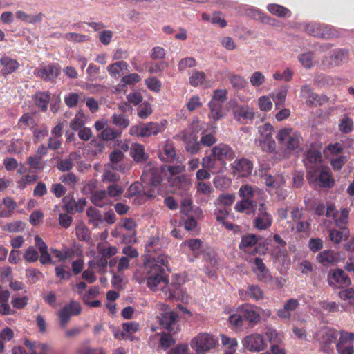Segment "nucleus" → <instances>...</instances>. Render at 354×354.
<instances>
[{
    "label": "nucleus",
    "mask_w": 354,
    "mask_h": 354,
    "mask_svg": "<svg viewBox=\"0 0 354 354\" xmlns=\"http://www.w3.org/2000/svg\"><path fill=\"white\" fill-rule=\"evenodd\" d=\"M167 257L161 254L156 257L147 259L135 273L136 281L139 283L146 281L147 287L156 291L159 285L167 283V274L164 268V266L167 267Z\"/></svg>",
    "instance_id": "1"
},
{
    "label": "nucleus",
    "mask_w": 354,
    "mask_h": 354,
    "mask_svg": "<svg viewBox=\"0 0 354 354\" xmlns=\"http://www.w3.org/2000/svg\"><path fill=\"white\" fill-rule=\"evenodd\" d=\"M141 180L142 184L135 182L127 189L125 197L131 198L137 194L142 198H153L158 194L162 182L161 171L156 167L144 170Z\"/></svg>",
    "instance_id": "2"
},
{
    "label": "nucleus",
    "mask_w": 354,
    "mask_h": 354,
    "mask_svg": "<svg viewBox=\"0 0 354 354\" xmlns=\"http://www.w3.org/2000/svg\"><path fill=\"white\" fill-rule=\"evenodd\" d=\"M200 129L201 128L196 123L175 136L176 139L185 142V148L187 153L196 154L200 151L201 144L197 141L198 136L196 135Z\"/></svg>",
    "instance_id": "3"
},
{
    "label": "nucleus",
    "mask_w": 354,
    "mask_h": 354,
    "mask_svg": "<svg viewBox=\"0 0 354 354\" xmlns=\"http://www.w3.org/2000/svg\"><path fill=\"white\" fill-rule=\"evenodd\" d=\"M217 344L218 340L212 335L206 333H199L190 342V346L196 354H206Z\"/></svg>",
    "instance_id": "4"
},
{
    "label": "nucleus",
    "mask_w": 354,
    "mask_h": 354,
    "mask_svg": "<svg viewBox=\"0 0 354 354\" xmlns=\"http://www.w3.org/2000/svg\"><path fill=\"white\" fill-rule=\"evenodd\" d=\"M166 123V121L160 123L150 122L140 125L132 126L129 129V133L131 135L140 137L156 136L164 131Z\"/></svg>",
    "instance_id": "5"
},
{
    "label": "nucleus",
    "mask_w": 354,
    "mask_h": 354,
    "mask_svg": "<svg viewBox=\"0 0 354 354\" xmlns=\"http://www.w3.org/2000/svg\"><path fill=\"white\" fill-rule=\"evenodd\" d=\"M279 142L290 150L299 147L302 138L301 135L292 129H281L277 135Z\"/></svg>",
    "instance_id": "6"
},
{
    "label": "nucleus",
    "mask_w": 354,
    "mask_h": 354,
    "mask_svg": "<svg viewBox=\"0 0 354 354\" xmlns=\"http://www.w3.org/2000/svg\"><path fill=\"white\" fill-rule=\"evenodd\" d=\"M306 178L310 184L315 183L320 187L330 188L334 185V180L331 178L329 169L325 167L315 170L313 175L306 174Z\"/></svg>",
    "instance_id": "7"
},
{
    "label": "nucleus",
    "mask_w": 354,
    "mask_h": 354,
    "mask_svg": "<svg viewBox=\"0 0 354 354\" xmlns=\"http://www.w3.org/2000/svg\"><path fill=\"white\" fill-rule=\"evenodd\" d=\"M337 337V331L330 328H322L316 333V338L319 342L322 349L328 354L333 351V344Z\"/></svg>",
    "instance_id": "8"
},
{
    "label": "nucleus",
    "mask_w": 354,
    "mask_h": 354,
    "mask_svg": "<svg viewBox=\"0 0 354 354\" xmlns=\"http://www.w3.org/2000/svg\"><path fill=\"white\" fill-rule=\"evenodd\" d=\"M159 324L170 333L176 334L179 330L178 315L174 311H167L160 313L158 317Z\"/></svg>",
    "instance_id": "9"
},
{
    "label": "nucleus",
    "mask_w": 354,
    "mask_h": 354,
    "mask_svg": "<svg viewBox=\"0 0 354 354\" xmlns=\"http://www.w3.org/2000/svg\"><path fill=\"white\" fill-rule=\"evenodd\" d=\"M272 223V215L267 211L266 205L260 203L257 208V216L252 222L253 227L259 230H266L270 227Z\"/></svg>",
    "instance_id": "10"
},
{
    "label": "nucleus",
    "mask_w": 354,
    "mask_h": 354,
    "mask_svg": "<svg viewBox=\"0 0 354 354\" xmlns=\"http://www.w3.org/2000/svg\"><path fill=\"white\" fill-rule=\"evenodd\" d=\"M322 156L320 151L316 149H310L305 153L303 159L304 165L306 167L307 174L313 175L315 170L324 167L322 165Z\"/></svg>",
    "instance_id": "11"
},
{
    "label": "nucleus",
    "mask_w": 354,
    "mask_h": 354,
    "mask_svg": "<svg viewBox=\"0 0 354 354\" xmlns=\"http://www.w3.org/2000/svg\"><path fill=\"white\" fill-rule=\"evenodd\" d=\"M339 339L336 344L338 354H354V333L342 330Z\"/></svg>",
    "instance_id": "12"
},
{
    "label": "nucleus",
    "mask_w": 354,
    "mask_h": 354,
    "mask_svg": "<svg viewBox=\"0 0 354 354\" xmlns=\"http://www.w3.org/2000/svg\"><path fill=\"white\" fill-rule=\"evenodd\" d=\"M82 311V308L77 301H71L68 304L65 305L59 312L60 325L64 328L68 323L72 315H77Z\"/></svg>",
    "instance_id": "13"
},
{
    "label": "nucleus",
    "mask_w": 354,
    "mask_h": 354,
    "mask_svg": "<svg viewBox=\"0 0 354 354\" xmlns=\"http://www.w3.org/2000/svg\"><path fill=\"white\" fill-rule=\"evenodd\" d=\"M328 283L331 287L344 288L351 284V279L343 270L335 269L329 272Z\"/></svg>",
    "instance_id": "14"
},
{
    "label": "nucleus",
    "mask_w": 354,
    "mask_h": 354,
    "mask_svg": "<svg viewBox=\"0 0 354 354\" xmlns=\"http://www.w3.org/2000/svg\"><path fill=\"white\" fill-rule=\"evenodd\" d=\"M234 174L241 177H248L253 170V163L245 158L235 160L231 165Z\"/></svg>",
    "instance_id": "15"
},
{
    "label": "nucleus",
    "mask_w": 354,
    "mask_h": 354,
    "mask_svg": "<svg viewBox=\"0 0 354 354\" xmlns=\"http://www.w3.org/2000/svg\"><path fill=\"white\" fill-rule=\"evenodd\" d=\"M243 345L245 348L253 352L263 351L267 346L263 336L259 334H252L247 336L243 340Z\"/></svg>",
    "instance_id": "16"
},
{
    "label": "nucleus",
    "mask_w": 354,
    "mask_h": 354,
    "mask_svg": "<svg viewBox=\"0 0 354 354\" xmlns=\"http://www.w3.org/2000/svg\"><path fill=\"white\" fill-rule=\"evenodd\" d=\"M211 151H212L213 156L223 164H224L226 160L231 161L235 158V152L232 148L223 143H220L214 146Z\"/></svg>",
    "instance_id": "17"
},
{
    "label": "nucleus",
    "mask_w": 354,
    "mask_h": 354,
    "mask_svg": "<svg viewBox=\"0 0 354 354\" xmlns=\"http://www.w3.org/2000/svg\"><path fill=\"white\" fill-rule=\"evenodd\" d=\"M165 283L167 286H164L162 289L167 298L170 300L180 299L182 293L180 277L176 275L170 284L168 282Z\"/></svg>",
    "instance_id": "18"
},
{
    "label": "nucleus",
    "mask_w": 354,
    "mask_h": 354,
    "mask_svg": "<svg viewBox=\"0 0 354 354\" xmlns=\"http://www.w3.org/2000/svg\"><path fill=\"white\" fill-rule=\"evenodd\" d=\"M233 114L234 118L240 122H247L252 121L254 118L253 109L248 106L236 105L233 108Z\"/></svg>",
    "instance_id": "19"
},
{
    "label": "nucleus",
    "mask_w": 354,
    "mask_h": 354,
    "mask_svg": "<svg viewBox=\"0 0 354 354\" xmlns=\"http://www.w3.org/2000/svg\"><path fill=\"white\" fill-rule=\"evenodd\" d=\"M159 158L165 162H174L177 159L176 151L172 142H165L158 153Z\"/></svg>",
    "instance_id": "20"
},
{
    "label": "nucleus",
    "mask_w": 354,
    "mask_h": 354,
    "mask_svg": "<svg viewBox=\"0 0 354 354\" xmlns=\"http://www.w3.org/2000/svg\"><path fill=\"white\" fill-rule=\"evenodd\" d=\"M109 159L110 164L109 166L112 169L124 172L127 169V166L122 162L124 153L122 151L119 149L113 151L109 155Z\"/></svg>",
    "instance_id": "21"
},
{
    "label": "nucleus",
    "mask_w": 354,
    "mask_h": 354,
    "mask_svg": "<svg viewBox=\"0 0 354 354\" xmlns=\"http://www.w3.org/2000/svg\"><path fill=\"white\" fill-rule=\"evenodd\" d=\"M299 305L297 299H290L286 301L282 308L277 310V315L281 319H290L292 313L297 308Z\"/></svg>",
    "instance_id": "22"
},
{
    "label": "nucleus",
    "mask_w": 354,
    "mask_h": 354,
    "mask_svg": "<svg viewBox=\"0 0 354 354\" xmlns=\"http://www.w3.org/2000/svg\"><path fill=\"white\" fill-rule=\"evenodd\" d=\"M254 265L255 268L253 270L256 273L258 280L266 282L272 280L271 274L261 258L256 257L254 259Z\"/></svg>",
    "instance_id": "23"
},
{
    "label": "nucleus",
    "mask_w": 354,
    "mask_h": 354,
    "mask_svg": "<svg viewBox=\"0 0 354 354\" xmlns=\"http://www.w3.org/2000/svg\"><path fill=\"white\" fill-rule=\"evenodd\" d=\"M242 318L252 324H257L260 320V316L252 306L245 304L239 310Z\"/></svg>",
    "instance_id": "24"
},
{
    "label": "nucleus",
    "mask_w": 354,
    "mask_h": 354,
    "mask_svg": "<svg viewBox=\"0 0 354 354\" xmlns=\"http://www.w3.org/2000/svg\"><path fill=\"white\" fill-rule=\"evenodd\" d=\"M59 73V68L55 65H48L37 70L36 74L46 80H54Z\"/></svg>",
    "instance_id": "25"
},
{
    "label": "nucleus",
    "mask_w": 354,
    "mask_h": 354,
    "mask_svg": "<svg viewBox=\"0 0 354 354\" xmlns=\"http://www.w3.org/2000/svg\"><path fill=\"white\" fill-rule=\"evenodd\" d=\"M257 203L254 200L242 199L238 201L234 209L239 212H245L246 214L254 213L257 209Z\"/></svg>",
    "instance_id": "26"
},
{
    "label": "nucleus",
    "mask_w": 354,
    "mask_h": 354,
    "mask_svg": "<svg viewBox=\"0 0 354 354\" xmlns=\"http://www.w3.org/2000/svg\"><path fill=\"white\" fill-rule=\"evenodd\" d=\"M0 63L3 68L1 69V73L3 76L13 73L19 66V63L17 60L10 58L8 56H3L0 59Z\"/></svg>",
    "instance_id": "27"
},
{
    "label": "nucleus",
    "mask_w": 354,
    "mask_h": 354,
    "mask_svg": "<svg viewBox=\"0 0 354 354\" xmlns=\"http://www.w3.org/2000/svg\"><path fill=\"white\" fill-rule=\"evenodd\" d=\"M90 199L93 205L99 207H104L110 204L106 190H96L92 192Z\"/></svg>",
    "instance_id": "28"
},
{
    "label": "nucleus",
    "mask_w": 354,
    "mask_h": 354,
    "mask_svg": "<svg viewBox=\"0 0 354 354\" xmlns=\"http://www.w3.org/2000/svg\"><path fill=\"white\" fill-rule=\"evenodd\" d=\"M255 144L266 152H271L275 149L276 143L272 136H259L255 140Z\"/></svg>",
    "instance_id": "29"
},
{
    "label": "nucleus",
    "mask_w": 354,
    "mask_h": 354,
    "mask_svg": "<svg viewBox=\"0 0 354 354\" xmlns=\"http://www.w3.org/2000/svg\"><path fill=\"white\" fill-rule=\"evenodd\" d=\"M316 260L324 267H329L335 261V252L331 250H325L319 252Z\"/></svg>",
    "instance_id": "30"
},
{
    "label": "nucleus",
    "mask_w": 354,
    "mask_h": 354,
    "mask_svg": "<svg viewBox=\"0 0 354 354\" xmlns=\"http://www.w3.org/2000/svg\"><path fill=\"white\" fill-rule=\"evenodd\" d=\"M130 154L133 160L138 162L145 161L147 158L144 146L138 143L132 144Z\"/></svg>",
    "instance_id": "31"
},
{
    "label": "nucleus",
    "mask_w": 354,
    "mask_h": 354,
    "mask_svg": "<svg viewBox=\"0 0 354 354\" xmlns=\"http://www.w3.org/2000/svg\"><path fill=\"white\" fill-rule=\"evenodd\" d=\"M209 108L210 109L209 118L214 120H218L224 116L223 106L221 102L210 101Z\"/></svg>",
    "instance_id": "32"
},
{
    "label": "nucleus",
    "mask_w": 354,
    "mask_h": 354,
    "mask_svg": "<svg viewBox=\"0 0 354 354\" xmlns=\"http://www.w3.org/2000/svg\"><path fill=\"white\" fill-rule=\"evenodd\" d=\"M301 95L306 99V104L310 106H317L319 95L312 91L309 85H304L301 87Z\"/></svg>",
    "instance_id": "33"
},
{
    "label": "nucleus",
    "mask_w": 354,
    "mask_h": 354,
    "mask_svg": "<svg viewBox=\"0 0 354 354\" xmlns=\"http://www.w3.org/2000/svg\"><path fill=\"white\" fill-rule=\"evenodd\" d=\"M86 216L88 217V223L94 227H97L102 223V216L100 212L93 207H90L86 210Z\"/></svg>",
    "instance_id": "34"
},
{
    "label": "nucleus",
    "mask_w": 354,
    "mask_h": 354,
    "mask_svg": "<svg viewBox=\"0 0 354 354\" xmlns=\"http://www.w3.org/2000/svg\"><path fill=\"white\" fill-rule=\"evenodd\" d=\"M162 248V245L160 243L159 238L151 237L150 238L145 245L146 252H147V258H153V253H156L159 251Z\"/></svg>",
    "instance_id": "35"
},
{
    "label": "nucleus",
    "mask_w": 354,
    "mask_h": 354,
    "mask_svg": "<svg viewBox=\"0 0 354 354\" xmlns=\"http://www.w3.org/2000/svg\"><path fill=\"white\" fill-rule=\"evenodd\" d=\"M35 105L42 111H46L50 100V95L46 92H37L34 95Z\"/></svg>",
    "instance_id": "36"
},
{
    "label": "nucleus",
    "mask_w": 354,
    "mask_h": 354,
    "mask_svg": "<svg viewBox=\"0 0 354 354\" xmlns=\"http://www.w3.org/2000/svg\"><path fill=\"white\" fill-rule=\"evenodd\" d=\"M340 31L331 26L322 24L320 37L324 39H330L340 37Z\"/></svg>",
    "instance_id": "37"
},
{
    "label": "nucleus",
    "mask_w": 354,
    "mask_h": 354,
    "mask_svg": "<svg viewBox=\"0 0 354 354\" xmlns=\"http://www.w3.org/2000/svg\"><path fill=\"white\" fill-rule=\"evenodd\" d=\"M128 64L124 61H120L107 66L106 69L109 74L113 77H118L121 75V71L127 70Z\"/></svg>",
    "instance_id": "38"
},
{
    "label": "nucleus",
    "mask_w": 354,
    "mask_h": 354,
    "mask_svg": "<svg viewBox=\"0 0 354 354\" xmlns=\"http://www.w3.org/2000/svg\"><path fill=\"white\" fill-rule=\"evenodd\" d=\"M15 15L18 19L29 24H36L41 21L43 18L42 13H39L35 15H29L21 10L17 11Z\"/></svg>",
    "instance_id": "39"
},
{
    "label": "nucleus",
    "mask_w": 354,
    "mask_h": 354,
    "mask_svg": "<svg viewBox=\"0 0 354 354\" xmlns=\"http://www.w3.org/2000/svg\"><path fill=\"white\" fill-rule=\"evenodd\" d=\"M228 79L235 90L244 89L248 86L247 80L242 76L236 74H230Z\"/></svg>",
    "instance_id": "40"
},
{
    "label": "nucleus",
    "mask_w": 354,
    "mask_h": 354,
    "mask_svg": "<svg viewBox=\"0 0 354 354\" xmlns=\"http://www.w3.org/2000/svg\"><path fill=\"white\" fill-rule=\"evenodd\" d=\"M64 37L72 43H86L91 41V37L87 35L80 34L77 32H67L64 35Z\"/></svg>",
    "instance_id": "41"
},
{
    "label": "nucleus",
    "mask_w": 354,
    "mask_h": 354,
    "mask_svg": "<svg viewBox=\"0 0 354 354\" xmlns=\"http://www.w3.org/2000/svg\"><path fill=\"white\" fill-rule=\"evenodd\" d=\"M122 131L120 130L108 126L101 131L100 137L104 141H111L120 137Z\"/></svg>",
    "instance_id": "42"
},
{
    "label": "nucleus",
    "mask_w": 354,
    "mask_h": 354,
    "mask_svg": "<svg viewBox=\"0 0 354 354\" xmlns=\"http://www.w3.org/2000/svg\"><path fill=\"white\" fill-rule=\"evenodd\" d=\"M322 24L317 22H310L304 25V30L308 35L315 37H320Z\"/></svg>",
    "instance_id": "43"
},
{
    "label": "nucleus",
    "mask_w": 354,
    "mask_h": 354,
    "mask_svg": "<svg viewBox=\"0 0 354 354\" xmlns=\"http://www.w3.org/2000/svg\"><path fill=\"white\" fill-rule=\"evenodd\" d=\"M112 123L118 127L120 131L127 128L130 124L129 120L122 113H114L112 117Z\"/></svg>",
    "instance_id": "44"
},
{
    "label": "nucleus",
    "mask_w": 354,
    "mask_h": 354,
    "mask_svg": "<svg viewBox=\"0 0 354 354\" xmlns=\"http://www.w3.org/2000/svg\"><path fill=\"white\" fill-rule=\"evenodd\" d=\"M330 59H333L335 66H339L348 60V52L343 49H337L330 56Z\"/></svg>",
    "instance_id": "45"
},
{
    "label": "nucleus",
    "mask_w": 354,
    "mask_h": 354,
    "mask_svg": "<svg viewBox=\"0 0 354 354\" xmlns=\"http://www.w3.org/2000/svg\"><path fill=\"white\" fill-rule=\"evenodd\" d=\"M221 342L223 346L226 347L225 353L234 354L237 346V341L234 338H230L224 335H221Z\"/></svg>",
    "instance_id": "46"
},
{
    "label": "nucleus",
    "mask_w": 354,
    "mask_h": 354,
    "mask_svg": "<svg viewBox=\"0 0 354 354\" xmlns=\"http://www.w3.org/2000/svg\"><path fill=\"white\" fill-rule=\"evenodd\" d=\"M267 8L270 13L279 17H286L290 14V11L288 8L278 4H269Z\"/></svg>",
    "instance_id": "47"
},
{
    "label": "nucleus",
    "mask_w": 354,
    "mask_h": 354,
    "mask_svg": "<svg viewBox=\"0 0 354 354\" xmlns=\"http://www.w3.org/2000/svg\"><path fill=\"white\" fill-rule=\"evenodd\" d=\"M339 129L342 133L348 134L353 129V120L347 115H344L339 124Z\"/></svg>",
    "instance_id": "48"
},
{
    "label": "nucleus",
    "mask_w": 354,
    "mask_h": 354,
    "mask_svg": "<svg viewBox=\"0 0 354 354\" xmlns=\"http://www.w3.org/2000/svg\"><path fill=\"white\" fill-rule=\"evenodd\" d=\"M171 185L178 189L187 190L190 186V183L185 175H180L173 178Z\"/></svg>",
    "instance_id": "49"
},
{
    "label": "nucleus",
    "mask_w": 354,
    "mask_h": 354,
    "mask_svg": "<svg viewBox=\"0 0 354 354\" xmlns=\"http://www.w3.org/2000/svg\"><path fill=\"white\" fill-rule=\"evenodd\" d=\"M257 189H254L250 185H243L241 186L239 194L243 199L252 200Z\"/></svg>",
    "instance_id": "50"
},
{
    "label": "nucleus",
    "mask_w": 354,
    "mask_h": 354,
    "mask_svg": "<svg viewBox=\"0 0 354 354\" xmlns=\"http://www.w3.org/2000/svg\"><path fill=\"white\" fill-rule=\"evenodd\" d=\"M258 238L255 234H250L248 235L243 236L241 241L239 244V248L241 250H245L246 248H251L257 244Z\"/></svg>",
    "instance_id": "51"
},
{
    "label": "nucleus",
    "mask_w": 354,
    "mask_h": 354,
    "mask_svg": "<svg viewBox=\"0 0 354 354\" xmlns=\"http://www.w3.org/2000/svg\"><path fill=\"white\" fill-rule=\"evenodd\" d=\"M206 75L203 71H195L189 77V83L193 86H198L204 84Z\"/></svg>",
    "instance_id": "52"
},
{
    "label": "nucleus",
    "mask_w": 354,
    "mask_h": 354,
    "mask_svg": "<svg viewBox=\"0 0 354 354\" xmlns=\"http://www.w3.org/2000/svg\"><path fill=\"white\" fill-rule=\"evenodd\" d=\"M348 210L347 209H343L339 213L337 212L335 218V223L341 229H347L346 225L348 221Z\"/></svg>",
    "instance_id": "53"
},
{
    "label": "nucleus",
    "mask_w": 354,
    "mask_h": 354,
    "mask_svg": "<svg viewBox=\"0 0 354 354\" xmlns=\"http://www.w3.org/2000/svg\"><path fill=\"white\" fill-rule=\"evenodd\" d=\"M342 230H337L335 229L330 230L329 238L331 241L337 244L341 242L344 236L348 234V229H341Z\"/></svg>",
    "instance_id": "54"
},
{
    "label": "nucleus",
    "mask_w": 354,
    "mask_h": 354,
    "mask_svg": "<svg viewBox=\"0 0 354 354\" xmlns=\"http://www.w3.org/2000/svg\"><path fill=\"white\" fill-rule=\"evenodd\" d=\"M218 159L213 156L212 151L208 156H205L202 159L201 165L202 167L207 169H213L216 167Z\"/></svg>",
    "instance_id": "55"
},
{
    "label": "nucleus",
    "mask_w": 354,
    "mask_h": 354,
    "mask_svg": "<svg viewBox=\"0 0 354 354\" xmlns=\"http://www.w3.org/2000/svg\"><path fill=\"white\" fill-rule=\"evenodd\" d=\"M266 335L270 342L274 344L280 343L283 339V335L272 328H267Z\"/></svg>",
    "instance_id": "56"
},
{
    "label": "nucleus",
    "mask_w": 354,
    "mask_h": 354,
    "mask_svg": "<svg viewBox=\"0 0 354 354\" xmlns=\"http://www.w3.org/2000/svg\"><path fill=\"white\" fill-rule=\"evenodd\" d=\"M265 183L268 187L278 188L284 184L285 181L282 177H273L269 175L265 177Z\"/></svg>",
    "instance_id": "57"
},
{
    "label": "nucleus",
    "mask_w": 354,
    "mask_h": 354,
    "mask_svg": "<svg viewBox=\"0 0 354 354\" xmlns=\"http://www.w3.org/2000/svg\"><path fill=\"white\" fill-rule=\"evenodd\" d=\"M266 81V77L260 71H255L250 77V82L254 87H259Z\"/></svg>",
    "instance_id": "58"
},
{
    "label": "nucleus",
    "mask_w": 354,
    "mask_h": 354,
    "mask_svg": "<svg viewBox=\"0 0 354 354\" xmlns=\"http://www.w3.org/2000/svg\"><path fill=\"white\" fill-rule=\"evenodd\" d=\"M35 124V122L33 117L29 114H24L18 122L19 128L22 129H25L27 127H33Z\"/></svg>",
    "instance_id": "59"
},
{
    "label": "nucleus",
    "mask_w": 354,
    "mask_h": 354,
    "mask_svg": "<svg viewBox=\"0 0 354 354\" xmlns=\"http://www.w3.org/2000/svg\"><path fill=\"white\" fill-rule=\"evenodd\" d=\"M24 258L29 263H33L38 260L39 253L33 246H29L24 254Z\"/></svg>",
    "instance_id": "60"
},
{
    "label": "nucleus",
    "mask_w": 354,
    "mask_h": 354,
    "mask_svg": "<svg viewBox=\"0 0 354 354\" xmlns=\"http://www.w3.org/2000/svg\"><path fill=\"white\" fill-rule=\"evenodd\" d=\"M106 192L108 197L115 198L120 196L124 192V189L116 183H112L107 187Z\"/></svg>",
    "instance_id": "61"
},
{
    "label": "nucleus",
    "mask_w": 354,
    "mask_h": 354,
    "mask_svg": "<svg viewBox=\"0 0 354 354\" xmlns=\"http://www.w3.org/2000/svg\"><path fill=\"white\" fill-rule=\"evenodd\" d=\"M196 65V60L192 57H185L180 59L178 64V68L180 71H183L187 68H192Z\"/></svg>",
    "instance_id": "62"
},
{
    "label": "nucleus",
    "mask_w": 354,
    "mask_h": 354,
    "mask_svg": "<svg viewBox=\"0 0 354 354\" xmlns=\"http://www.w3.org/2000/svg\"><path fill=\"white\" fill-rule=\"evenodd\" d=\"M26 276L32 283H35L43 277V274L37 269L30 268L26 270Z\"/></svg>",
    "instance_id": "63"
},
{
    "label": "nucleus",
    "mask_w": 354,
    "mask_h": 354,
    "mask_svg": "<svg viewBox=\"0 0 354 354\" xmlns=\"http://www.w3.org/2000/svg\"><path fill=\"white\" fill-rule=\"evenodd\" d=\"M248 292L250 297L255 300L262 299L263 297V292L257 285H251L248 286Z\"/></svg>",
    "instance_id": "64"
}]
</instances>
